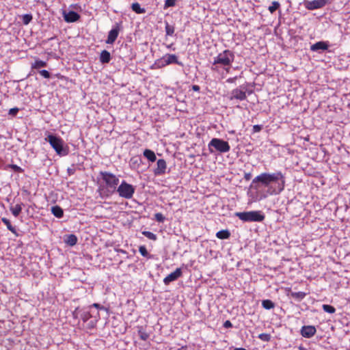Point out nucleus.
Listing matches in <instances>:
<instances>
[{"mask_svg":"<svg viewBox=\"0 0 350 350\" xmlns=\"http://www.w3.org/2000/svg\"><path fill=\"white\" fill-rule=\"evenodd\" d=\"M261 187L267 188V193L269 195H278L284 189L285 177L280 171L274 173H262L256 176L251 184V187L254 189H258Z\"/></svg>","mask_w":350,"mask_h":350,"instance_id":"nucleus-1","label":"nucleus"},{"mask_svg":"<svg viewBox=\"0 0 350 350\" xmlns=\"http://www.w3.org/2000/svg\"><path fill=\"white\" fill-rule=\"evenodd\" d=\"M234 53L230 50H225L223 52L219 53L217 56L214 57L211 70H217V64H221L224 66H229L234 62Z\"/></svg>","mask_w":350,"mask_h":350,"instance_id":"nucleus-2","label":"nucleus"},{"mask_svg":"<svg viewBox=\"0 0 350 350\" xmlns=\"http://www.w3.org/2000/svg\"><path fill=\"white\" fill-rule=\"evenodd\" d=\"M46 140L50 144L58 155L66 156L68 154V148L67 146H64V142L60 137L49 134L46 138Z\"/></svg>","mask_w":350,"mask_h":350,"instance_id":"nucleus-3","label":"nucleus"},{"mask_svg":"<svg viewBox=\"0 0 350 350\" xmlns=\"http://www.w3.org/2000/svg\"><path fill=\"white\" fill-rule=\"evenodd\" d=\"M234 215L245 222L262 221L265 215L259 211H252L246 212H236Z\"/></svg>","mask_w":350,"mask_h":350,"instance_id":"nucleus-4","label":"nucleus"},{"mask_svg":"<svg viewBox=\"0 0 350 350\" xmlns=\"http://www.w3.org/2000/svg\"><path fill=\"white\" fill-rule=\"evenodd\" d=\"M208 148L211 153H214L215 150L220 153H226L230 149L228 142L219 138H213L208 143Z\"/></svg>","mask_w":350,"mask_h":350,"instance_id":"nucleus-5","label":"nucleus"},{"mask_svg":"<svg viewBox=\"0 0 350 350\" xmlns=\"http://www.w3.org/2000/svg\"><path fill=\"white\" fill-rule=\"evenodd\" d=\"M135 188L132 185L127 183L123 180L117 188V192L119 196L125 199H131L133 198Z\"/></svg>","mask_w":350,"mask_h":350,"instance_id":"nucleus-6","label":"nucleus"},{"mask_svg":"<svg viewBox=\"0 0 350 350\" xmlns=\"http://www.w3.org/2000/svg\"><path fill=\"white\" fill-rule=\"evenodd\" d=\"M103 181L105 183L107 187L112 191H115L119 183V179L112 173L108 172H100Z\"/></svg>","mask_w":350,"mask_h":350,"instance_id":"nucleus-7","label":"nucleus"},{"mask_svg":"<svg viewBox=\"0 0 350 350\" xmlns=\"http://www.w3.org/2000/svg\"><path fill=\"white\" fill-rule=\"evenodd\" d=\"M247 92L248 94H250L252 91H247V87L245 85H240L239 88H235L231 91L229 99L230 100L234 99L245 100L247 98Z\"/></svg>","mask_w":350,"mask_h":350,"instance_id":"nucleus-8","label":"nucleus"},{"mask_svg":"<svg viewBox=\"0 0 350 350\" xmlns=\"http://www.w3.org/2000/svg\"><path fill=\"white\" fill-rule=\"evenodd\" d=\"M328 0H313L304 1V6L308 10H314L323 8Z\"/></svg>","mask_w":350,"mask_h":350,"instance_id":"nucleus-9","label":"nucleus"},{"mask_svg":"<svg viewBox=\"0 0 350 350\" xmlns=\"http://www.w3.org/2000/svg\"><path fill=\"white\" fill-rule=\"evenodd\" d=\"M120 31V27L118 24H116L109 32L106 43L112 44L117 39Z\"/></svg>","mask_w":350,"mask_h":350,"instance_id":"nucleus-10","label":"nucleus"},{"mask_svg":"<svg viewBox=\"0 0 350 350\" xmlns=\"http://www.w3.org/2000/svg\"><path fill=\"white\" fill-rule=\"evenodd\" d=\"M182 275V271L180 268H177L174 272L167 275L163 280L165 284L167 285L171 282L176 280Z\"/></svg>","mask_w":350,"mask_h":350,"instance_id":"nucleus-11","label":"nucleus"},{"mask_svg":"<svg viewBox=\"0 0 350 350\" xmlns=\"http://www.w3.org/2000/svg\"><path fill=\"white\" fill-rule=\"evenodd\" d=\"M316 328L312 325H305L303 326L301 329V334L305 338H311L316 334Z\"/></svg>","mask_w":350,"mask_h":350,"instance_id":"nucleus-12","label":"nucleus"},{"mask_svg":"<svg viewBox=\"0 0 350 350\" xmlns=\"http://www.w3.org/2000/svg\"><path fill=\"white\" fill-rule=\"evenodd\" d=\"M64 18L67 23H74L80 18V15L74 11H69L68 12H64Z\"/></svg>","mask_w":350,"mask_h":350,"instance_id":"nucleus-13","label":"nucleus"},{"mask_svg":"<svg viewBox=\"0 0 350 350\" xmlns=\"http://www.w3.org/2000/svg\"><path fill=\"white\" fill-rule=\"evenodd\" d=\"M167 167L166 162L164 159H161L157 161V167L154 170L155 175H161L165 172Z\"/></svg>","mask_w":350,"mask_h":350,"instance_id":"nucleus-14","label":"nucleus"},{"mask_svg":"<svg viewBox=\"0 0 350 350\" xmlns=\"http://www.w3.org/2000/svg\"><path fill=\"white\" fill-rule=\"evenodd\" d=\"M328 48V45L326 42L320 41L317 42L315 44H312L310 46V50L312 51H317L319 50L325 51L327 50Z\"/></svg>","mask_w":350,"mask_h":350,"instance_id":"nucleus-15","label":"nucleus"},{"mask_svg":"<svg viewBox=\"0 0 350 350\" xmlns=\"http://www.w3.org/2000/svg\"><path fill=\"white\" fill-rule=\"evenodd\" d=\"M166 59V63L167 65L172 64H176L178 65H182V63L180 62L178 59V57L175 54H166L164 55Z\"/></svg>","mask_w":350,"mask_h":350,"instance_id":"nucleus-16","label":"nucleus"},{"mask_svg":"<svg viewBox=\"0 0 350 350\" xmlns=\"http://www.w3.org/2000/svg\"><path fill=\"white\" fill-rule=\"evenodd\" d=\"M51 212L53 214V215L57 218H62L64 215L63 209L59 206H52Z\"/></svg>","mask_w":350,"mask_h":350,"instance_id":"nucleus-17","label":"nucleus"},{"mask_svg":"<svg viewBox=\"0 0 350 350\" xmlns=\"http://www.w3.org/2000/svg\"><path fill=\"white\" fill-rule=\"evenodd\" d=\"M111 59L110 53L106 50H104L100 53V61L103 64L109 63Z\"/></svg>","mask_w":350,"mask_h":350,"instance_id":"nucleus-18","label":"nucleus"},{"mask_svg":"<svg viewBox=\"0 0 350 350\" xmlns=\"http://www.w3.org/2000/svg\"><path fill=\"white\" fill-rule=\"evenodd\" d=\"M144 156L151 162L155 161L157 159L154 152L149 149H146L144 151Z\"/></svg>","mask_w":350,"mask_h":350,"instance_id":"nucleus-19","label":"nucleus"},{"mask_svg":"<svg viewBox=\"0 0 350 350\" xmlns=\"http://www.w3.org/2000/svg\"><path fill=\"white\" fill-rule=\"evenodd\" d=\"M80 316L83 322H86L89 319H92L90 308L88 307V308L83 310Z\"/></svg>","mask_w":350,"mask_h":350,"instance_id":"nucleus-20","label":"nucleus"},{"mask_svg":"<svg viewBox=\"0 0 350 350\" xmlns=\"http://www.w3.org/2000/svg\"><path fill=\"white\" fill-rule=\"evenodd\" d=\"M216 237L219 239H227L230 237V232L228 230H221L216 233Z\"/></svg>","mask_w":350,"mask_h":350,"instance_id":"nucleus-21","label":"nucleus"},{"mask_svg":"<svg viewBox=\"0 0 350 350\" xmlns=\"http://www.w3.org/2000/svg\"><path fill=\"white\" fill-rule=\"evenodd\" d=\"M22 206L23 204H17L15 206H12L10 207V211L14 217H18L20 213L22 211Z\"/></svg>","mask_w":350,"mask_h":350,"instance_id":"nucleus-22","label":"nucleus"},{"mask_svg":"<svg viewBox=\"0 0 350 350\" xmlns=\"http://www.w3.org/2000/svg\"><path fill=\"white\" fill-rule=\"evenodd\" d=\"M138 328V335L142 340H147L150 336V335L146 332V330L143 328L142 326H139Z\"/></svg>","mask_w":350,"mask_h":350,"instance_id":"nucleus-23","label":"nucleus"},{"mask_svg":"<svg viewBox=\"0 0 350 350\" xmlns=\"http://www.w3.org/2000/svg\"><path fill=\"white\" fill-rule=\"evenodd\" d=\"M65 242L70 245L73 246L77 244V237L75 234H69L66 237V239H65Z\"/></svg>","mask_w":350,"mask_h":350,"instance_id":"nucleus-24","label":"nucleus"},{"mask_svg":"<svg viewBox=\"0 0 350 350\" xmlns=\"http://www.w3.org/2000/svg\"><path fill=\"white\" fill-rule=\"evenodd\" d=\"M90 310L92 315V319H94V321H91V323H92V326H94L100 319V314L98 310H93L91 308H90Z\"/></svg>","mask_w":350,"mask_h":350,"instance_id":"nucleus-25","label":"nucleus"},{"mask_svg":"<svg viewBox=\"0 0 350 350\" xmlns=\"http://www.w3.org/2000/svg\"><path fill=\"white\" fill-rule=\"evenodd\" d=\"M131 8L133 11H134L137 14H144L146 12V10L144 8H141L139 3H133L131 5Z\"/></svg>","mask_w":350,"mask_h":350,"instance_id":"nucleus-26","label":"nucleus"},{"mask_svg":"<svg viewBox=\"0 0 350 350\" xmlns=\"http://www.w3.org/2000/svg\"><path fill=\"white\" fill-rule=\"evenodd\" d=\"M262 306L265 309L270 310L275 307V304L270 299H265L262 301Z\"/></svg>","mask_w":350,"mask_h":350,"instance_id":"nucleus-27","label":"nucleus"},{"mask_svg":"<svg viewBox=\"0 0 350 350\" xmlns=\"http://www.w3.org/2000/svg\"><path fill=\"white\" fill-rule=\"evenodd\" d=\"M45 66H46V62L40 59H36L31 66L32 68L34 69H38Z\"/></svg>","mask_w":350,"mask_h":350,"instance_id":"nucleus-28","label":"nucleus"},{"mask_svg":"<svg viewBox=\"0 0 350 350\" xmlns=\"http://www.w3.org/2000/svg\"><path fill=\"white\" fill-rule=\"evenodd\" d=\"M1 221L6 225L8 229L9 230H10L12 233L14 234H16V228L15 227H14L9 219H6V218H1Z\"/></svg>","mask_w":350,"mask_h":350,"instance_id":"nucleus-29","label":"nucleus"},{"mask_svg":"<svg viewBox=\"0 0 350 350\" xmlns=\"http://www.w3.org/2000/svg\"><path fill=\"white\" fill-rule=\"evenodd\" d=\"M280 7V4L278 1H274L271 3V5L268 8L269 11L273 14Z\"/></svg>","mask_w":350,"mask_h":350,"instance_id":"nucleus-30","label":"nucleus"},{"mask_svg":"<svg viewBox=\"0 0 350 350\" xmlns=\"http://www.w3.org/2000/svg\"><path fill=\"white\" fill-rule=\"evenodd\" d=\"M165 33L167 36H172L174 33V27L165 22Z\"/></svg>","mask_w":350,"mask_h":350,"instance_id":"nucleus-31","label":"nucleus"},{"mask_svg":"<svg viewBox=\"0 0 350 350\" xmlns=\"http://www.w3.org/2000/svg\"><path fill=\"white\" fill-rule=\"evenodd\" d=\"M155 64L157 66L158 68H163L167 66L165 56L163 55L161 58L157 59L155 62Z\"/></svg>","mask_w":350,"mask_h":350,"instance_id":"nucleus-32","label":"nucleus"},{"mask_svg":"<svg viewBox=\"0 0 350 350\" xmlns=\"http://www.w3.org/2000/svg\"><path fill=\"white\" fill-rule=\"evenodd\" d=\"M323 310L327 313L333 314L336 312V309L334 306L327 305V304H323L322 306Z\"/></svg>","mask_w":350,"mask_h":350,"instance_id":"nucleus-33","label":"nucleus"},{"mask_svg":"<svg viewBox=\"0 0 350 350\" xmlns=\"http://www.w3.org/2000/svg\"><path fill=\"white\" fill-rule=\"evenodd\" d=\"M142 234L150 240L155 241L157 239V235L150 231H143Z\"/></svg>","mask_w":350,"mask_h":350,"instance_id":"nucleus-34","label":"nucleus"},{"mask_svg":"<svg viewBox=\"0 0 350 350\" xmlns=\"http://www.w3.org/2000/svg\"><path fill=\"white\" fill-rule=\"evenodd\" d=\"M258 338L262 341L269 342L271 340V336L269 334L262 333L259 334Z\"/></svg>","mask_w":350,"mask_h":350,"instance_id":"nucleus-35","label":"nucleus"},{"mask_svg":"<svg viewBox=\"0 0 350 350\" xmlns=\"http://www.w3.org/2000/svg\"><path fill=\"white\" fill-rule=\"evenodd\" d=\"M23 23L25 25H28L32 20V15L31 14H24L22 16Z\"/></svg>","mask_w":350,"mask_h":350,"instance_id":"nucleus-36","label":"nucleus"},{"mask_svg":"<svg viewBox=\"0 0 350 350\" xmlns=\"http://www.w3.org/2000/svg\"><path fill=\"white\" fill-rule=\"evenodd\" d=\"M292 296L295 298H297L298 299H302L305 297L306 296V293H304V292H295V293H292Z\"/></svg>","mask_w":350,"mask_h":350,"instance_id":"nucleus-37","label":"nucleus"},{"mask_svg":"<svg viewBox=\"0 0 350 350\" xmlns=\"http://www.w3.org/2000/svg\"><path fill=\"white\" fill-rule=\"evenodd\" d=\"M154 219H156L157 221L162 223L165 221V218L162 213H157L154 215Z\"/></svg>","mask_w":350,"mask_h":350,"instance_id":"nucleus-38","label":"nucleus"},{"mask_svg":"<svg viewBox=\"0 0 350 350\" xmlns=\"http://www.w3.org/2000/svg\"><path fill=\"white\" fill-rule=\"evenodd\" d=\"M176 4V0H165L164 4V8L174 6Z\"/></svg>","mask_w":350,"mask_h":350,"instance_id":"nucleus-39","label":"nucleus"},{"mask_svg":"<svg viewBox=\"0 0 350 350\" xmlns=\"http://www.w3.org/2000/svg\"><path fill=\"white\" fill-rule=\"evenodd\" d=\"M139 252L141 255L144 257H146L148 255V252L145 246H140L139 248Z\"/></svg>","mask_w":350,"mask_h":350,"instance_id":"nucleus-40","label":"nucleus"},{"mask_svg":"<svg viewBox=\"0 0 350 350\" xmlns=\"http://www.w3.org/2000/svg\"><path fill=\"white\" fill-rule=\"evenodd\" d=\"M39 73L44 78L49 79L51 77V75L49 71L46 70H42L39 72Z\"/></svg>","mask_w":350,"mask_h":350,"instance_id":"nucleus-41","label":"nucleus"},{"mask_svg":"<svg viewBox=\"0 0 350 350\" xmlns=\"http://www.w3.org/2000/svg\"><path fill=\"white\" fill-rule=\"evenodd\" d=\"M18 110H19L18 108L14 107V108L10 109L9 110L8 113H9V115H10L12 116H15L17 114V113L18 112Z\"/></svg>","mask_w":350,"mask_h":350,"instance_id":"nucleus-42","label":"nucleus"},{"mask_svg":"<svg viewBox=\"0 0 350 350\" xmlns=\"http://www.w3.org/2000/svg\"><path fill=\"white\" fill-rule=\"evenodd\" d=\"M262 129V126L259 124H256L253 126V132L258 133L260 132Z\"/></svg>","mask_w":350,"mask_h":350,"instance_id":"nucleus-43","label":"nucleus"},{"mask_svg":"<svg viewBox=\"0 0 350 350\" xmlns=\"http://www.w3.org/2000/svg\"><path fill=\"white\" fill-rule=\"evenodd\" d=\"M10 167L14 170L16 172H22L23 170L21 167L16 165H10Z\"/></svg>","mask_w":350,"mask_h":350,"instance_id":"nucleus-44","label":"nucleus"},{"mask_svg":"<svg viewBox=\"0 0 350 350\" xmlns=\"http://www.w3.org/2000/svg\"><path fill=\"white\" fill-rule=\"evenodd\" d=\"M89 308H91L92 309H93V308H95L97 310L98 309H103L104 308L103 306H101L98 304H93L92 305L90 306Z\"/></svg>","mask_w":350,"mask_h":350,"instance_id":"nucleus-45","label":"nucleus"},{"mask_svg":"<svg viewBox=\"0 0 350 350\" xmlns=\"http://www.w3.org/2000/svg\"><path fill=\"white\" fill-rule=\"evenodd\" d=\"M224 327L226 328H229L232 327V324L230 321H226L224 323Z\"/></svg>","mask_w":350,"mask_h":350,"instance_id":"nucleus-46","label":"nucleus"},{"mask_svg":"<svg viewBox=\"0 0 350 350\" xmlns=\"http://www.w3.org/2000/svg\"><path fill=\"white\" fill-rule=\"evenodd\" d=\"M251 177H252V174L251 173H245V175H244V178L246 180H249L251 179Z\"/></svg>","mask_w":350,"mask_h":350,"instance_id":"nucleus-47","label":"nucleus"},{"mask_svg":"<svg viewBox=\"0 0 350 350\" xmlns=\"http://www.w3.org/2000/svg\"><path fill=\"white\" fill-rule=\"evenodd\" d=\"M237 77H232V78H229L227 79V82L228 83H234L235 81V80L237 79Z\"/></svg>","mask_w":350,"mask_h":350,"instance_id":"nucleus-48","label":"nucleus"},{"mask_svg":"<svg viewBox=\"0 0 350 350\" xmlns=\"http://www.w3.org/2000/svg\"><path fill=\"white\" fill-rule=\"evenodd\" d=\"M192 90L196 92H198L200 90V87L197 85H193L192 86Z\"/></svg>","mask_w":350,"mask_h":350,"instance_id":"nucleus-49","label":"nucleus"},{"mask_svg":"<svg viewBox=\"0 0 350 350\" xmlns=\"http://www.w3.org/2000/svg\"><path fill=\"white\" fill-rule=\"evenodd\" d=\"M225 70H226V71L227 72H229V70H230V68H229V66H228L227 68H225Z\"/></svg>","mask_w":350,"mask_h":350,"instance_id":"nucleus-50","label":"nucleus"},{"mask_svg":"<svg viewBox=\"0 0 350 350\" xmlns=\"http://www.w3.org/2000/svg\"><path fill=\"white\" fill-rule=\"evenodd\" d=\"M178 350H181V349H178Z\"/></svg>","mask_w":350,"mask_h":350,"instance_id":"nucleus-51","label":"nucleus"}]
</instances>
